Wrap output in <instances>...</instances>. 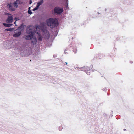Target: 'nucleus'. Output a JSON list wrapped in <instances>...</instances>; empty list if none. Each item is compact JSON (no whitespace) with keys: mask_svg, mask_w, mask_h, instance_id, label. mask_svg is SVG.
Masks as SVG:
<instances>
[{"mask_svg":"<svg viewBox=\"0 0 134 134\" xmlns=\"http://www.w3.org/2000/svg\"><path fill=\"white\" fill-rule=\"evenodd\" d=\"M58 20L56 18H50L46 20L47 25L51 28H53L58 25Z\"/></svg>","mask_w":134,"mask_h":134,"instance_id":"obj_1","label":"nucleus"},{"mask_svg":"<svg viewBox=\"0 0 134 134\" xmlns=\"http://www.w3.org/2000/svg\"><path fill=\"white\" fill-rule=\"evenodd\" d=\"M21 3L20 0H16V1L14 2L13 3H8L7 5L9 7V8H12L13 6L15 8H17L18 7V4H20Z\"/></svg>","mask_w":134,"mask_h":134,"instance_id":"obj_2","label":"nucleus"},{"mask_svg":"<svg viewBox=\"0 0 134 134\" xmlns=\"http://www.w3.org/2000/svg\"><path fill=\"white\" fill-rule=\"evenodd\" d=\"M14 32L13 36L15 37H19L21 34V31L19 29H16L14 31Z\"/></svg>","mask_w":134,"mask_h":134,"instance_id":"obj_3","label":"nucleus"},{"mask_svg":"<svg viewBox=\"0 0 134 134\" xmlns=\"http://www.w3.org/2000/svg\"><path fill=\"white\" fill-rule=\"evenodd\" d=\"M26 33L29 35H31L34 36V32L32 29L28 27L26 31Z\"/></svg>","mask_w":134,"mask_h":134,"instance_id":"obj_4","label":"nucleus"},{"mask_svg":"<svg viewBox=\"0 0 134 134\" xmlns=\"http://www.w3.org/2000/svg\"><path fill=\"white\" fill-rule=\"evenodd\" d=\"M13 18L12 16H8L6 20V22L7 23H11L13 22Z\"/></svg>","mask_w":134,"mask_h":134,"instance_id":"obj_5","label":"nucleus"},{"mask_svg":"<svg viewBox=\"0 0 134 134\" xmlns=\"http://www.w3.org/2000/svg\"><path fill=\"white\" fill-rule=\"evenodd\" d=\"M33 36L31 35H29L27 36L25 35L24 36V38L26 40H29L32 38Z\"/></svg>","mask_w":134,"mask_h":134,"instance_id":"obj_6","label":"nucleus"},{"mask_svg":"<svg viewBox=\"0 0 134 134\" xmlns=\"http://www.w3.org/2000/svg\"><path fill=\"white\" fill-rule=\"evenodd\" d=\"M68 0H64V7L65 8H67L68 5Z\"/></svg>","mask_w":134,"mask_h":134,"instance_id":"obj_7","label":"nucleus"},{"mask_svg":"<svg viewBox=\"0 0 134 134\" xmlns=\"http://www.w3.org/2000/svg\"><path fill=\"white\" fill-rule=\"evenodd\" d=\"M3 25L5 27H11L12 25V24H7L5 23H3Z\"/></svg>","mask_w":134,"mask_h":134,"instance_id":"obj_8","label":"nucleus"},{"mask_svg":"<svg viewBox=\"0 0 134 134\" xmlns=\"http://www.w3.org/2000/svg\"><path fill=\"white\" fill-rule=\"evenodd\" d=\"M61 61H62L61 60ZM60 65L61 66H64V65H67V62H65V63L63 62L60 61Z\"/></svg>","mask_w":134,"mask_h":134,"instance_id":"obj_9","label":"nucleus"},{"mask_svg":"<svg viewBox=\"0 0 134 134\" xmlns=\"http://www.w3.org/2000/svg\"><path fill=\"white\" fill-rule=\"evenodd\" d=\"M43 0H40L37 3V4L38 5L40 6L42 4V3L43 2Z\"/></svg>","mask_w":134,"mask_h":134,"instance_id":"obj_10","label":"nucleus"},{"mask_svg":"<svg viewBox=\"0 0 134 134\" xmlns=\"http://www.w3.org/2000/svg\"><path fill=\"white\" fill-rule=\"evenodd\" d=\"M6 30L7 31H14V29L13 28H10L7 29Z\"/></svg>","mask_w":134,"mask_h":134,"instance_id":"obj_11","label":"nucleus"},{"mask_svg":"<svg viewBox=\"0 0 134 134\" xmlns=\"http://www.w3.org/2000/svg\"><path fill=\"white\" fill-rule=\"evenodd\" d=\"M38 39L39 41H41L42 40V36L41 35H39L38 37Z\"/></svg>","mask_w":134,"mask_h":134,"instance_id":"obj_12","label":"nucleus"},{"mask_svg":"<svg viewBox=\"0 0 134 134\" xmlns=\"http://www.w3.org/2000/svg\"><path fill=\"white\" fill-rule=\"evenodd\" d=\"M36 42V39H34V41H32V43H33L34 44H35Z\"/></svg>","mask_w":134,"mask_h":134,"instance_id":"obj_13","label":"nucleus"},{"mask_svg":"<svg viewBox=\"0 0 134 134\" xmlns=\"http://www.w3.org/2000/svg\"><path fill=\"white\" fill-rule=\"evenodd\" d=\"M55 12L57 13L58 14H59V9H54Z\"/></svg>","mask_w":134,"mask_h":134,"instance_id":"obj_14","label":"nucleus"},{"mask_svg":"<svg viewBox=\"0 0 134 134\" xmlns=\"http://www.w3.org/2000/svg\"><path fill=\"white\" fill-rule=\"evenodd\" d=\"M30 9H29V10L28 11V13L29 14H32V13L31 11V10H30Z\"/></svg>","mask_w":134,"mask_h":134,"instance_id":"obj_15","label":"nucleus"},{"mask_svg":"<svg viewBox=\"0 0 134 134\" xmlns=\"http://www.w3.org/2000/svg\"><path fill=\"white\" fill-rule=\"evenodd\" d=\"M63 9H59V15L60 13L63 12Z\"/></svg>","mask_w":134,"mask_h":134,"instance_id":"obj_16","label":"nucleus"},{"mask_svg":"<svg viewBox=\"0 0 134 134\" xmlns=\"http://www.w3.org/2000/svg\"><path fill=\"white\" fill-rule=\"evenodd\" d=\"M39 6H40L38 5L37 4V5L36 6L35 8H38L39 7Z\"/></svg>","mask_w":134,"mask_h":134,"instance_id":"obj_17","label":"nucleus"},{"mask_svg":"<svg viewBox=\"0 0 134 134\" xmlns=\"http://www.w3.org/2000/svg\"><path fill=\"white\" fill-rule=\"evenodd\" d=\"M67 50H65L64 51V52L65 54L67 53L66 52Z\"/></svg>","mask_w":134,"mask_h":134,"instance_id":"obj_18","label":"nucleus"},{"mask_svg":"<svg viewBox=\"0 0 134 134\" xmlns=\"http://www.w3.org/2000/svg\"><path fill=\"white\" fill-rule=\"evenodd\" d=\"M32 3V1L31 0H30L29 1V3L30 4H31Z\"/></svg>","mask_w":134,"mask_h":134,"instance_id":"obj_19","label":"nucleus"},{"mask_svg":"<svg viewBox=\"0 0 134 134\" xmlns=\"http://www.w3.org/2000/svg\"><path fill=\"white\" fill-rule=\"evenodd\" d=\"M43 30V31L44 32H46L47 31V30Z\"/></svg>","mask_w":134,"mask_h":134,"instance_id":"obj_20","label":"nucleus"},{"mask_svg":"<svg viewBox=\"0 0 134 134\" xmlns=\"http://www.w3.org/2000/svg\"><path fill=\"white\" fill-rule=\"evenodd\" d=\"M12 11H15V9H11Z\"/></svg>","mask_w":134,"mask_h":134,"instance_id":"obj_21","label":"nucleus"},{"mask_svg":"<svg viewBox=\"0 0 134 134\" xmlns=\"http://www.w3.org/2000/svg\"><path fill=\"white\" fill-rule=\"evenodd\" d=\"M33 9V10H33L34 11H35L36 10H37V9Z\"/></svg>","mask_w":134,"mask_h":134,"instance_id":"obj_22","label":"nucleus"},{"mask_svg":"<svg viewBox=\"0 0 134 134\" xmlns=\"http://www.w3.org/2000/svg\"><path fill=\"white\" fill-rule=\"evenodd\" d=\"M6 15H9L10 14H9L8 13H6Z\"/></svg>","mask_w":134,"mask_h":134,"instance_id":"obj_23","label":"nucleus"},{"mask_svg":"<svg viewBox=\"0 0 134 134\" xmlns=\"http://www.w3.org/2000/svg\"><path fill=\"white\" fill-rule=\"evenodd\" d=\"M16 21L15 22L14 24L16 25Z\"/></svg>","mask_w":134,"mask_h":134,"instance_id":"obj_24","label":"nucleus"},{"mask_svg":"<svg viewBox=\"0 0 134 134\" xmlns=\"http://www.w3.org/2000/svg\"><path fill=\"white\" fill-rule=\"evenodd\" d=\"M30 8H31V7H29L28 8L30 9Z\"/></svg>","mask_w":134,"mask_h":134,"instance_id":"obj_25","label":"nucleus"},{"mask_svg":"<svg viewBox=\"0 0 134 134\" xmlns=\"http://www.w3.org/2000/svg\"><path fill=\"white\" fill-rule=\"evenodd\" d=\"M55 8L57 9V8H58L57 7H56Z\"/></svg>","mask_w":134,"mask_h":134,"instance_id":"obj_26","label":"nucleus"},{"mask_svg":"<svg viewBox=\"0 0 134 134\" xmlns=\"http://www.w3.org/2000/svg\"><path fill=\"white\" fill-rule=\"evenodd\" d=\"M123 130H126V129H124Z\"/></svg>","mask_w":134,"mask_h":134,"instance_id":"obj_27","label":"nucleus"},{"mask_svg":"<svg viewBox=\"0 0 134 134\" xmlns=\"http://www.w3.org/2000/svg\"><path fill=\"white\" fill-rule=\"evenodd\" d=\"M61 8L59 7V9Z\"/></svg>","mask_w":134,"mask_h":134,"instance_id":"obj_28","label":"nucleus"}]
</instances>
